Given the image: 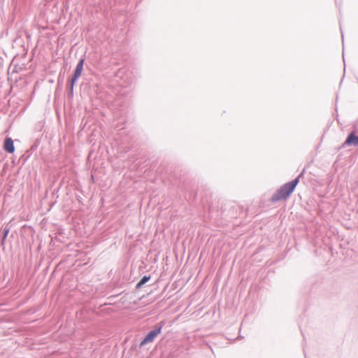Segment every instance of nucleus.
<instances>
[{
	"label": "nucleus",
	"mask_w": 358,
	"mask_h": 358,
	"mask_svg": "<svg viewBox=\"0 0 358 358\" xmlns=\"http://www.w3.org/2000/svg\"><path fill=\"white\" fill-rule=\"evenodd\" d=\"M4 149L9 153H13L15 151L13 141L10 138H7L4 142Z\"/></svg>",
	"instance_id": "nucleus-5"
},
{
	"label": "nucleus",
	"mask_w": 358,
	"mask_h": 358,
	"mask_svg": "<svg viewBox=\"0 0 358 358\" xmlns=\"http://www.w3.org/2000/svg\"><path fill=\"white\" fill-rule=\"evenodd\" d=\"M150 279V276L145 275L136 285L137 288L141 287L145 283H146Z\"/></svg>",
	"instance_id": "nucleus-6"
},
{
	"label": "nucleus",
	"mask_w": 358,
	"mask_h": 358,
	"mask_svg": "<svg viewBox=\"0 0 358 358\" xmlns=\"http://www.w3.org/2000/svg\"><path fill=\"white\" fill-rule=\"evenodd\" d=\"M162 326L159 327L157 329L150 331L148 335L145 337L143 341L141 342V345H144L148 343H150L153 341L155 337L161 333Z\"/></svg>",
	"instance_id": "nucleus-2"
},
{
	"label": "nucleus",
	"mask_w": 358,
	"mask_h": 358,
	"mask_svg": "<svg viewBox=\"0 0 358 358\" xmlns=\"http://www.w3.org/2000/svg\"><path fill=\"white\" fill-rule=\"evenodd\" d=\"M84 62H85V59H82L79 62V63L78 64V65L76 66L73 77L71 80V89H73L74 83H76V80L80 76V75L82 73Z\"/></svg>",
	"instance_id": "nucleus-3"
},
{
	"label": "nucleus",
	"mask_w": 358,
	"mask_h": 358,
	"mask_svg": "<svg viewBox=\"0 0 358 358\" xmlns=\"http://www.w3.org/2000/svg\"><path fill=\"white\" fill-rule=\"evenodd\" d=\"M299 182V178L283 185L273 196L271 201L273 202L287 199L293 192Z\"/></svg>",
	"instance_id": "nucleus-1"
},
{
	"label": "nucleus",
	"mask_w": 358,
	"mask_h": 358,
	"mask_svg": "<svg viewBox=\"0 0 358 358\" xmlns=\"http://www.w3.org/2000/svg\"><path fill=\"white\" fill-rule=\"evenodd\" d=\"M344 145H358V136L355 132H351L347 137Z\"/></svg>",
	"instance_id": "nucleus-4"
}]
</instances>
